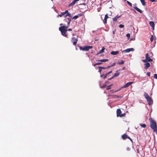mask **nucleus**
Listing matches in <instances>:
<instances>
[{
	"instance_id": "obj_39",
	"label": "nucleus",
	"mask_w": 157,
	"mask_h": 157,
	"mask_svg": "<svg viewBox=\"0 0 157 157\" xmlns=\"http://www.w3.org/2000/svg\"><path fill=\"white\" fill-rule=\"evenodd\" d=\"M106 86V84H104L101 87V88H104L105 86Z\"/></svg>"
},
{
	"instance_id": "obj_48",
	"label": "nucleus",
	"mask_w": 157,
	"mask_h": 157,
	"mask_svg": "<svg viewBox=\"0 0 157 157\" xmlns=\"http://www.w3.org/2000/svg\"><path fill=\"white\" fill-rule=\"evenodd\" d=\"M112 67L111 66H111H108L106 67H107V68H110V67Z\"/></svg>"
},
{
	"instance_id": "obj_3",
	"label": "nucleus",
	"mask_w": 157,
	"mask_h": 157,
	"mask_svg": "<svg viewBox=\"0 0 157 157\" xmlns=\"http://www.w3.org/2000/svg\"><path fill=\"white\" fill-rule=\"evenodd\" d=\"M150 125L151 128L152 129H155V128H156L157 127V125L156 123L151 118L150 119Z\"/></svg>"
},
{
	"instance_id": "obj_13",
	"label": "nucleus",
	"mask_w": 157,
	"mask_h": 157,
	"mask_svg": "<svg viewBox=\"0 0 157 157\" xmlns=\"http://www.w3.org/2000/svg\"><path fill=\"white\" fill-rule=\"evenodd\" d=\"M150 25L152 27L153 30H154L155 28V24L153 21H150L149 22Z\"/></svg>"
},
{
	"instance_id": "obj_17",
	"label": "nucleus",
	"mask_w": 157,
	"mask_h": 157,
	"mask_svg": "<svg viewBox=\"0 0 157 157\" xmlns=\"http://www.w3.org/2000/svg\"><path fill=\"white\" fill-rule=\"evenodd\" d=\"M66 31H63V32H61V33H62V35L67 38L68 36H67V35L66 33Z\"/></svg>"
},
{
	"instance_id": "obj_12",
	"label": "nucleus",
	"mask_w": 157,
	"mask_h": 157,
	"mask_svg": "<svg viewBox=\"0 0 157 157\" xmlns=\"http://www.w3.org/2000/svg\"><path fill=\"white\" fill-rule=\"evenodd\" d=\"M135 7H134V8L138 12H140V13H141L142 12V11L140 9L138 8L136 6V4L134 5Z\"/></svg>"
},
{
	"instance_id": "obj_8",
	"label": "nucleus",
	"mask_w": 157,
	"mask_h": 157,
	"mask_svg": "<svg viewBox=\"0 0 157 157\" xmlns=\"http://www.w3.org/2000/svg\"><path fill=\"white\" fill-rule=\"evenodd\" d=\"M71 41L73 43V45L75 46L77 42L78 39L75 37H73L71 38Z\"/></svg>"
},
{
	"instance_id": "obj_44",
	"label": "nucleus",
	"mask_w": 157,
	"mask_h": 157,
	"mask_svg": "<svg viewBox=\"0 0 157 157\" xmlns=\"http://www.w3.org/2000/svg\"><path fill=\"white\" fill-rule=\"evenodd\" d=\"M151 2H154L155 1V0H150Z\"/></svg>"
},
{
	"instance_id": "obj_51",
	"label": "nucleus",
	"mask_w": 157,
	"mask_h": 157,
	"mask_svg": "<svg viewBox=\"0 0 157 157\" xmlns=\"http://www.w3.org/2000/svg\"><path fill=\"white\" fill-rule=\"evenodd\" d=\"M104 76V74H103V75H101V77H102Z\"/></svg>"
},
{
	"instance_id": "obj_18",
	"label": "nucleus",
	"mask_w": 157,
	"mask_h": 157,
	"mask_svg": "<svg viewBox=\"0 0 157 157\" xmlns=\"http://www.w3.org/2000/svg\"><path fill=\"white\" fill-rule=\"evenodd\" d=\"M118 71H116L117 73H115L114 75H113V78H114L115 77H116L117 76H118L119 75L120 73H117V72Z\"/></svg>"
},
{
	"instance_id": "obj_4",
	"label": "nucleus",
	"mask_w": 157,
	"mask_h": 157,
	"mask_svg": "<svg viewBox=\"0 0 157 157\" xmlns=\"http://www.w3.org/2000/svg\"><path fill=\"white\" fill-rule=\"evenodd\" d=\"M146 59H142V60L144 63H146L148 62H151L153 61V59L150 58L148 54L147 53L145 55Z\"/></svg>"
},
{
	"instance_id": "obj_42",
	"label": "nucleus",
	"mask_w": 157,
	"mask_h": 157,
	"mask_svg": "<svg viewBox=\"0 0 157 157\" xmlns=\"http://www.w3.org/2000/svg\"><path fill=\"white\" fill-rule=\"evenodd\" d=\"M107 20H103V23L104 24H105L107 23Z\"/></svg>"
},
{
	"instance_id": "obj_32",
	"label": "nucleus",
	"mask_w": 157,
	"mask_h": 157,
	"mask_svg": "<svg viewBox=\"0 0 157 157\" xmlns=\"http://www.w3.org/2000/svg\"><path fill=\"white\" fill-rule=\"evenodd\" d=\"M126 36L127 37L128 39H129L130 37V34L129 33H127L126 34Z\"/></svg>"
},
{
	"instance_id": "obj_54",
	"label": "nucleus",
	"mask_w": 157,
	"mask_h": 157,
	"mask_svg": "<svg viewBox=\"0 0 157 157\" xmlns=\"http://www.w3.org/2000/svg\"><path fill=\"white\" fill-rule=\"evenodd\" d=\"M115 30H114V31H113V34H114L115 33Z\"/></svg>"
},
{
	"instance_id": "obj_33",
	"label": "nucleus",
	"mask_w": 157,
	"mask_h": 157,
	"mask_svg": "<svg viewBox=\"0 0 157 157\" xmlns=\"http://www.w3.org/2000/svg\"><path fill=\"white\" fill-rule=\"evenodd\" d=\"M119 27L121 28H123L124 27V25H123L121 24L119 25Z\"/></svg>"
},
{
	"instance_id": "obj_27",
	"label": "nucleus",
	"mask_w": 157,
	"mask_h": 157,
	"mask_svg": "<svg viewBox=\"0 0 157 157\" xmlns=\"http://www.w3.org/2000/svg\"><path fill=\"white\" fill-rule=\"evenodd\" d=\"M117 63L120 65H123L124 64V62L123 60H121L120 62H117Z\"/></svg>"
},
{
	"instance_id": "obj_50",
	"label": "nucleus",
	"mask_w": 157,
	"mask_h": 157,
	"mask_svg": "<svg viewBox=\"0 0 157 157\" xmlns=\"http://www.w3.org/2000/svg\"><path fill=\"white\" fill-rule=\"evenodd\" d=\"M71 21V20H70V21H69L68 22H67V25H69V24H70V22Z\"/></svg>"
},
{
	"instance_id": "obj_25",
	"label": "nucleus",
	"mask_w": 157,
	"mask_h": 157,
	"mask_svg": "<svg viewBox=\"0 0 157 157\" xmlns=\"http://www.w3.org/2000/svg\"><path fill=\"white\" fill-rule=\"evenodd\" d=\"M108 18H111V17H109L107 14H106L105 15V17L104 20H107V19Z\"/></svg>"
},
{
	"instance_id": "obj_14",
	"label": "nucleus",
	"mask_w": 157,
	"mask_h": 157,
	"mask_svg": "<svg viewBox=\"0 0 157 157\" xmlns=\"http://www.w3.org/2000/svg\"><path fill=\"white\" fill-rule=\"evenodd\" d=\"M119 53V51H112L110 52V54L112 55H115L118 54Z\"/></svg>"
},
{
	"instance_id": "obj_46",
	"label": "nucleus",
	"mask_w": 157,
	"mask_h": 157,
	"mask_svg": "<svg viewBox=\"0 0 157 157\" xmlns=\"http://www.w3.org/2000/svg\"><path fill=\"white\" fill-rule=\"evenodd\" d=\"M127 138H128V139H129V140H131L132 142V139H131L130 138V137H129V136H128V137H127Z\"/></svg>"
},
{
	"instance_id": "obj_47",
	"label": "nucleus",
	"mask_w": 157,
	"mask_h": 157,
	"mask_svg": "<svg viewBox=\"0 0 157 157\" xmlns=\"http://www.w3.org/2000/svg\"><path fill=\"white\" fill-rule=\"evenodd\" d=\"M113 78H113V76L111 78H109L108 80H110L112 79Z\"/></svg>"
},
{
	"instance_id": "obj_34",
	"label": "nucleus",
	"mask_w": 157,
	"mask_h": 157,
	"mask_svg": "<svg viewBox=\"0 0 157 157\" xmlns=\"http://www.w3.org/2000/svg\"><path fill=\"white\" fill-rule=\"evenodd\" d=\"M99 68H101V69H107V67H101V66H100V67H99Z\"/></svg>"
},
{
	"instance_id": "obj_31",
	"label": "nucleus",
	"mask_w": 157,
	"mask_h": 157,
	"mask_svg": "<svg viewBox=\"0 0 157 157\" xmlns=\"http://www.w3.org/2000/svg\"><path fill=\"white\" fill-rule=\"evenodd\" d=\"M154 39V37L153 35H152L150 38V40L151 41H153Z\"/></svg>"
},
{
	"instance_id": "obj_30",
	"label": "nucleus",
	"mask_w": 157,
	"mask_h": 157,
	"mask_svg": "<svg viewBox=\"0 0 157 157\" xmlns=\"http://www.w3.org/2000/svg\"><path fill=\"white\" fill-rule=\"evenodd\" d=\"M127 3L131 6H132V3L128 1H127Z\"/></svg>"
},
{
	"instance_id": "obj_37",
	"label": "nucleus",
	"mask_w": 157,
	"mask_h": 157,
	"mask_svg": "<svg viewBox=\"0 0 157 157\" xmlns=\"http://www.w3.org/2000/svg\"><path fill=\"white\" fill-rule=\"evenodd\" d=\"M154 78L157 79V74H155L154 75Z\"/></svg>"
},
{
	"instance_id": "obj_29",
	"label": "nucleus",
	"mask_w": 157,
	"mask_h": 157,
	"mask_svg": "<svg viewBox=\"0 0 157 157\" xmlns=\"http://www.w3.org/2000/svg\"><path fill=\"white\" fill-rule=\"evenodd\" d=\"M154 132L156 133V134H157V126L156 128H155L154 129H152Z\"/></svg>"
},
{
	"instance_id": "obj_21",
	"label": "nucleus",
	"mask_w": 157,
	"mask_h": 157,
	"mask_svg": "<svg viewBox=\"0 0 157 157\" xmlns=\"http://www.w3.org/2000/svg\"><path fill=\"white\" fill-rule=\"evenodd\" d=\"M140 1L143 6H144L146 5V2L145 0H140Z\"/></svg>"
},
{
	"instance_id": "obj_9",
	"label": "nucleus",
	"mask_w": 157,
	"mask_h": 157,
	"mask_svg": "<svg viewBox=\"0 0 157 157\" xmlns=\"http://www.w3.org/2000/svg\"><path fill=\"white\" fill-rule=\"evenodd\" d=\"M133 83V82H130L126 83L125 85L123 86L122 88H127L130 86Z\"/></svg>"
},
{
	"instance_id": "obj_1",
	"label": "nucleus",
	"mask_w": 157,
	"mask_h": 157,
	"mask_svg": "<svg viewBox=\"0 0 157 157\" xmlns=\"http://www.w3.org/2000/svg\"><path fill=\"white\" fill-rule=\"evenodd\" d=\"M82 13L79 14L78 15L75 16L72 18L71 14L70 13L68 12V11L67 10H65L64 12L61 13L60 14H59L58 16H60V17L63 16L66 17L67 19L68 20H71V19H76L78 18L79 16H82Z\"/></svg>"
},
{
	"instance_id": "obj_7",
	"label": "nucleus",
	"mask_w": 157,
	"mask_h": 157,
	"mask_svg": "<svg viewBox=\"0 0 157 157\" xmlns=\"http://www.w3.org/2000/svg\"><path fill=\"white\" fill-rule=\"evenodd\" d=\"M68 28L67 27L65 26H61L59 28V30L61 32L63 31H67V29Z\"/></svg>"
},
{
	"instance_id": "obj_5",
	"label": "nucleus",
	"mask_w": 157,
	"mask_h": 157,
	"mask_svg": "<svg viewBox=\"0 0 157 157\" xmlns=\"http://www.w3.org/2000/svg\"><path fill=\"white\" fill-rule=\"evenodd\" d=\"M93 48L92 46H85L83 47H79V49L80 50H82L83 51H88L90 49H92Z\"/></svg>"
},
{
	"instance_id": "obj_49",
	"label": "nucleus",
	"mask_w": 157,
	"mask_h": 157,
	"mask_svg": "<svg viewBox=\"0 0 157 157\" xmlns=\"http://www.w3.org/2000/svg\"><path fill=\"white\" fill-rule=\"evenodd\" d=\"M109 75L108 73L107 72L105 74V75L107 77V76Z\"/></svg>"
},
{
	"instance_id": "obj_11",
	"label": "nucleus",
	"mask_w": 157,
	"mask_h": 157,
	"mask_svg": "<svg viewBox=\"0 0 157 157\" xmlns=\"http://www.w3.org/2000/svg\"><path fill=\"white\" fill-rule=\"evenodd\" d=\"M134 50V49L132 48H128L125 50H124L123 52H128L131 51H133Z\"/></svg>"
},
{
	"instance_id": "obj_57",
	"label": "nucleus",
	"mask_w": 157,
	"mask_h": 157,
	"mask_svg": "<svg viewBox=\"0 0 157 157\" xmlns=\"http://www.w3.org/2000/svg\"><path fill=\"white\" fill-rule=\"evenodd\" d=\"M137 152L138 153H139V150H137Z\"/></svg>"
},
{
	"instance_id": "obj_15",
	"label": "nucleus",
	"mask_w": 157,
	"mask_h": 157,
	"mask_svg": "<svg viewBox=\"0 0 157 157\" xmlns=\"http://www.w3.org/2000/svg\"><path fill=\"white\" fill-rule=\"evenodd\" d=\"M105 49V48L104 47H103L102 48V49L99 51L98 52L97 54V55H99L101 53L103 52H104V50Z\"/></svg>"
},
{
	"instance_id": "obj_36",
	"label": "nucleus",
	"mask_w": 157,
	"mask_h": 157,
	"mask_svg": "<svg viewBox=\"0 0 157 157\" xmlns=\"http://www.w3.org/2000/svg\"><path fill=\"white\" fill-rule=\"evenodd\" d=\"M151 73L150 72H148L147 73V75L148 76H149L150 75Z\"/></svg>"
},
{
	"instance_id": "obj_55",
	"label": "nucleus",
	"mask_w": 157,
	"mask_h": 157,
	"mask_svg": "<svg viewBox=\"0 0 157 157\" xmlns=\"http://www.w3.org/2000/svg\"><path fill=\"white\" fill-rule=\"evenodd\" d=\"M82 5L85 6L86 5V4L85 3H83L82 4Z\"/></svg>"
},
{
	"instance_id": "obj_53",
	"label": "nucleus",
	"mask_w": 157,
	"mask_h": 157,
	"mask_svg": "<svg viewBox=\"0 0 157 157\" xmlns=\"http://www.w3.org/2000/svg\"><path fill=\"white\" fill-rule=\"evenodd\" d=\"M68 31H71V30H72V29H68Z\"/></svg>"
},
{
	"instance_id": "obj_40",
	"label": "nucleus",
	"mask_w": 157,
	"mask_h": 157,
	"mask_svg": "<svg viewBox=\"0 0 157 157\" xmlns=\"http://www.w3.org/2000/svg\"><path fill=\"white\" fill-rule=\"evenodd\" d=\"M98 71H99V72L100 73L101 72V71H102V69L100 68H99Z\"/></svg>"
},
{
	"instance_id": "obj_16",
	"label": "nucleus",
	"mask_w": 157,
	"mask_h": 157,
	"mask_svg": "<svg viewBox=\"0 0 157 157\" xmlns=\"http://www.w3.org/2000/svg\"><path fill=\"white\" fill-rule=\"evenodd\" d=\"M128 136L127 135L124 134L122 136V138L124 140H125L127 138Z\"/></svg>"
},
{
	"instance_id": "obj_45",
	"label": "nucleus",
	"mask_w": 157,
	"mask_h": 157,
	"mask_svg": "<svg viewBox=\"0 0 157 157\" xmlns=\"http://www.w3.org/2000/svg\"><path fill=\"white\" fill-rule=\"evenodd\" d=\"M112 71H110L108 72V74H109L111 73H112Z\"/></svg>"
},
{
	"instance_id": "obj_41",
	"label": "nucleus",
	"mask_w": 157,
	"mask_h": 157,
	"mask_svg": "<svg viewBox=\"0 0 157 157\" xmlns=\"http://www.w3.org/2000/svg\"><path fill=\"white\" fill-rule=\"evenodd\" d=\"M126 149L128 151H129L130 150V148L129 147H127Z\"/></svg>"
},
{
	"instance_id": "obj_28",
	"label": "nucleus",
	"mask_w": 157,
	"mask_h": 157,
	"mask_svg": "<svg viewBox=\"0 0 157 157\" xmlns=\"http://www.w3.org/2000/svg\"><path fill=\"white\" fill-rule=\"evenodd\" d=\"M113 85V84H111L107 86L106 90H109L111 88V86Z\"/></svg>"
},
{
	"instance_id": "obj_26",
	"label": "nucleus",
	"mask_w": 157,
	"mask_h": 157,
	"mask_svg": "<svg viewBox=\"0 0 157 157\" xmlns=\"http://www.w3.org/2000/svg\"><path fill=\"white\" fill-rule=\"evenodd\" d=\"M102 63L101 62H98L96 63H95L94 65V67H95L97 65H101Z\"/></svg>"
},
{
	"instance_id": "obj_19",
	"label": "nucleus",
	"mask_w": 157,
	"mask_h": 157,
	"mask_svg": "<svg viewBox=\"0 0 157 157\" xmlns=\"http://www.w3.org/2000/svg\"><path fill=\"white\" fill-rule=\"evenodd\" d=\"M97 61H99L100 62H105L106 61H109L108 59H102L101 60H96Z\"/></svg>"
},
{
	"instance_id": "obj_52",
	"label": "nucleus",
	"mask_w": 157,
	"mask_h": 157,
	"mask_svg": "<svg viewBox=\"0 0 157 157\" xmlns=\"http://www.w3.org/2000/svg\"><path fill=\"white\" fill-rule=\"evenodd\" d=\"M125 67H124L122 68V70H124L125 69Z\"/></svg>"
},
{
	"instance_id": "obj_6",
	"label": "nucleus",
	"mask_w": 157,
	"mask_h": 157,
	"mask_svg": "<svg viewBox=\"0 0 157 157\" xmlns=\"http://www.w3.org/2000/svg\"><path fill=\"white\" fill-rule=\"evenodd\" d=\"M126 113H125L121 114V111L120 109H117V117H124Z\"/></svg>"
},
{
	"instance_id": "obj_43",
	"label": "nucleus",
	"mask_w": 157,
	"mask_h": 157,
	"mask_svg": "<svg viewBox=\"0 0 157 157\" xmlns=\"http://www.w3.org/2000/svg\"><path fill=\"white\" fill-rule=\"evenodd\" d=\"M107 77V76L105 75L104 76V77H103V79H105V78H106Z\"/></svg>"
},
{
	"instance_id": "obj_24",
	"label": "nucleus",
	"mask_w": 157,
	"mask_h": 157,
	"mask_svg": "<svg viewBox=\"0 0 157 157\" xmlns=\"http://www.w3.org/2000/svg\"><path fill=\"white\" fill-rule=\"evenodd\" d=\"M76 2V1L75 0H74L70 4L69 6H73L75 3Z\"/></svg>"
},
{
	"instance_id": "obj_2",
	"label": "nucleus",
	"mask_w": 157,
	"mask_h": 157,
	"mask_svg": "<svg viewBox=\"0 0 157 157\" xmlns=\"http://www.w3.org/2000/svg\"><path fill=\"white\" fill-rule=\"evenodd\" d=\"M144 96L145 98L146 99L148 104L149 105L152 104L153 103L152 101L147 94L146 92H144Z\"/></svg>"
},
{
	"instance_id": "obj_22",
	"label": "nucleus",
	"mask_w": 157,
	"mask_h": 157,
	"mask_svg": "<svg viewBox=\"0 0 157 157\" xmlns=\"http://www.w3.org/2000/svg\"><path fill=\"white\" fill-rule=\"evenodd\" d=\"M113 96V98H121L122 97L119 96L117 95H114Z\"/></svg>"
},
{
	"instance_id": "obj_56",
	"label": "nucleus",
	"mask_w": 157,
	"mask_h": 157,
	"mask_svg": "<svg viewBox=\"0 0 157 157\" xmlns=\"http://www.w3.org/2000/svg\"><path fill=\"white\" fill-rule=\"evenodd\" d=\"M75 0V1H76V2H77V1H79V0Z\"/></svg>"
},
{
	"instance_id": "obj_23",
	"label": "nucleus",
	"mask_w": 157,
	"mask_h": 157,
	"mask_svg": "<svg viewBox=\"0 0 157 157\" xmlns=\"http://www.w3.org/2000/svg\"><path fill=\"white\" fill-rule=\"evenodd\" d=\"M140 125L142 127L145 128L147 127V125L145 124H140Z\"/></svg>"
},
{
	"instance_id": "obj_59",
	"label": "nucleus",
	"mask_w": 157,
	"mask_h": 157,
	"mask_svg": "<svg viewBox=\"0 0 157 157\" xmlns=\"http://www.w3.org/2000/svg\"><path fill=\"white\" fill-rule=\"evenodd\" d=\"M114 21H117V20H114Z\"/></svg>"
},
{
	"instance_id": "obj_10",
	"label": "nucleus",
	"mask_w": 157,
	"mask_h": 157,
	"mask_svg": "<svg viewBox=\"0 0 157 157\" xmlns=\"http://www.w3.org/2000/svg\"><path fill=\"white\" fill-rule=\"evenodd\" d=\"M144 69H147L150 67V64L149 63L147 62L144 64Z\"/></svg>"
},
{
	"instance_id": "obj_58",
	"label": "nucleus",
	"mask_w": 157,
	"mask_h": 157,
	"mask_svg": "<svg viewBox=\"0 0 157 157\" xmlns=\"http://www.w3.org/2000/svg\"><path fill=\"white\" fill-rule=\"evenodd\" d=\"M108 81H107V82H105V83H106V82H107V83H108Z\"/></svg>"
},
{
	"instance_id": "obj_35",
	"label": "nucleus",
	"mask_w": 157,
	"mask_h": 157,
	"mask_svg": "<svg viewBox=\"0 0 157 157\" xmlns=\"http://www.w3.org/2000/svg\"><path fill=\"white\" fill-rule=\"evenodd\" d=\"M116 63H115H115H113L111 64V66L112 67H113V66H115V65H116Z\"/></svg>"
},
{
	"instance_id": "obj_38",
	"label": "nucleus",
	"mask_w": 157,
	"mask_h": 157,
	"mask_svg": "<svg viewBox=\"0 0 157 157\" xmlns=\"http://www.w3.org/2000/svg\"><path fill=\"white\" fill-rule=\"evenodd\" d=\"M120 89L118 90H116V91H113V90H111L110 91L112 93H113V92H117Z\"/></svg>"
},
{
	"instance_id": "obj_20",
	"label": "nucleus",
	"mask_w": 157,
	"mask_h": 157,
	"mask_svg": "<svg viewBox=\"0 0 157 157\" xmlns=\"http://www.w3.org/2000/svg\"><path fill=\"white\" fill-rule=\"evenodd\" d=\"M121 15L118 16V15L117 16H116L115 17H113L112 18L113 19V20H117L119 17H120L121 16Z\"/></svg>"
}]
</instances>
